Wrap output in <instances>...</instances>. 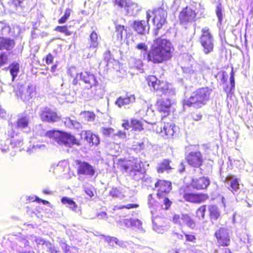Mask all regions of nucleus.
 I'll return each mask as SVG.
<instances>
[{
    "instance_id": "1",
    "label": "nucleus",
    "mask_w": 253,
    "mask_h": 253,
    "mask_svg": "<svg viewBox=\"0 0 253 253\" xmlns=\"http://www.w3.org/2000/svg\"><path fill=\"white\" fill-rule=\"evenodd\" d=\"M139 50L144 51L143 58L148 63L159 64L169 60L173 56L174 50L171 42L162 37L155 38L149 50L147 45L143 42L139 43L136 45Z\"/></svg>"
},
{
    "instance_id": "58",
    "label": "nucleus",
    "mask_w": 253,
    "mask_h": 253,
    "mask_svg": "<svg viewBox=\"0 0 253 253\" xmlns=\"http://www.w3.org/2000/svg\"><path fill=\"white\" fill-rule=\"evenodd\" d=\"M139 207L138 204H128L126 205V209H136Z\"/></svg>"
},
{
    "instance_id": "37",
    "label": "nucleus",
    "mask_w": 253,
    "mask_h": 253,
    "mask_svg": "<svg viewBox=\"0 0 253 253\" xmlns=\"http://www.w3.org/2000/svg\"><path fill=\"white\" fill-rule=\"evenodd\" d=\"M142 169H144V168L143 167L142 162L141 161L136 159L131 160L129 171Z\"/></svg>"
},
{
    "instance_id": "34",
    "label": "nucleus",
    "mask_w": 253,
    "mask_h": 253,
    "mask_svg": "<svg viewBox=\"0 0 253 253\" xmlns=\"http://www.w3.org/2000/svg\"><path fill=\"white\" fill-rule=\"evenodd\" d=\"M89 48L96 49L98 46V35L95 31H93L89 36Z\"/></svg>"
},
{
    "instance_id": "31",
    "label": "nucleus",
    "mask_w": 253,
    "mask_h": 253,
    "mask_svg": "<svg viewBox=\"0 0 253 253\" xmlns=\"http://www.w3.org/2000/svg\"><path fill=\"white\" fill-rule=\"evenodd\" d=\"M7 69L9 70L10 74L12 76V81H13L19 72L20 64L18 62H12L8 66Z\"/></svg>"
},
{
    "instance_id": "5",
    "label": "nucleus",
    "mask_w": 253,
    "mask_h": 253,
    "mask_svg": "<svg viewBox=\"0 0 253 253\" xmlns=\"http://www.w3.org/2000/svg\"><path fill=\"white\" fill-rule=\"evenodd\" d=\"M167 11L161 6L155 7L146 12V19L149 20L152 18V23L156 27L155 35H158V30L167 23Z\"/></svg>"
},
{
    "instance_id": "19",
    "label": "nucleus",
    "mask_w": 253,
    "mask_h": 253,
    "mask_svg": "<svg viewBox=\"0 0 253 253\" xmlns=\"http://www.w3.org/2000/svg\"><path fill=\"white\" fill-rule=\"evenodd\" d=\"M81 80L89 86V88L96 86L98 83L95 76L89 72L85 71L80 74Z\"/></svg>"
},
{
    "instance_id": "55",
    "label": "nucleus",
    "mask_w": 253,
    "mask_h": 253,
    "mask_svg": "<svg viewBox=\"0 0 253 253\" xmlns=\"http://www.w3.org/2000/svg\"><path fill=\"white\" fill-rule=\"evenodd\" d=\"M96 216L99 219H101L107 218V214L105 211L100 212L96 214Z\"/></svg>"
},
{
    "instance_id": "24",
    "label": "nucleus",
    "mask_w": 253,
    "mask_h": 253,
    "mask_svg": "<svg viewBox=\"0 0 253 253\" xmlns=\"http://www.w3.org/2000/svg\"><path fill=\"white\" fill-rule=\"evenodd\" d=\"M183 224L192 229H195L199 223L195 217L193 218L188 213H183Z\"/></svg>"
},
{
    "instance_id": "32",
    "label": "nucleus",
    "mask_w": 253,
    "mask_h": 253,
    "mask_svg": "<svg viewBox=\"0 0 253 253\" xmlns=\"http://www.w3.org/2000/svg\"><path fill=\"white\" fill-rule=\"evenodd\" d=\"M174 126L170 123L165 124L163 126V129L161 131L163 135L166 136L167 138L172 137L174 134Z\"/></svg>"
},
{
    "instance_id": "49",
    "label": "nucleus",
    "mask_w": 253,
    "mask_h": 253,
    "mask_svg": "<svg viewBox=\"0 0 253 253\" xmlns=\"http://www.w3.org/2000/svg\"><path fill=\"white\" fill-rule=\"evenodd\" d=\"M121 193L119 188L117 187H112L109 191V194L113 197H118Z\"/></svg>"
},
{
    "instance_id": "3",
    "label": "nucleus",
    "mask_w": 253,
    "mask_h": 253,
    "mask_svg": "<svg viewBox=\"0 0 253 253\" xmlns=\"http://www.w3.org/2000/svg\"><path fill=\"white\" fill-rule=\"evenodd\" d=\"M44 135L52 139L59 145H64L68 147H72L74 145L79 146L80 141L71 133L60 130H49L47 131Z\"/></svg>"
},
{
    "instance_id": "44",
    "label": "nucleus",
    "mask_w": 253,
    "mask_h": 253,
    "mask_svg": "<svg viewBox=\"0 0 253 253\" xmlns=\"http://www.w3.org/2000/svg\"><path fill=\"white\" fill-rule=\"evenodd\" d=\"M8 58L7 54L4 52H0V67L7 63Z\"/></svg>"
},
{
    "instance_id": "50",
    "label": "nucleus",
    "mask_w": 253,
    "mask_h": 253,
    "mask_svg": "<svg viewBox=\"0 0 253 253\" xmlns=\"http://www.w3.org/2000/svg\"><path fill=\"white\" fill-rule=\"evenodd\" d=\"M163 200L164 204L165 206V207L163 208V209H165L166 210H168L169 209L171 205L172 204V201L170 200V199L167 197V196H165Z\"/></svg>"
},
{
    "instance_id": "26",
    "label": "nucleus",
    "mask_w": 253,
    "mask_h": 253,
    "mask_svg": "<svg viewBox=\"0 0 253 253\" xmlns=\"http://www.w3.org/2000/svg\"><path fill=\"white\" fill-rule=\"evenodd\" d=\"M209 218L211 221H216L220 216V213L217 206L214 205H210L208 207Z\"/></svg>"
},
{
    "instance_id": "15",
    "label": "nucleus",
    "mask_w": 253,
    "mask_h": 253,
    "mask_svg": "<svg viewBox=\"0 0 253 253\" xmlns=\"http://www.w3.org/2000/svg\"><path fill=\"white\" fill-rule=\"evenodd\" d=\"M40 117L42 122L49 123H54L61 120L56 111L47 107L41 111Z\"/></svg>"
},
{
    "instance_id": "7",
    "label": "nucleus",
    "mask_w": 253,
    "mask_h": 253,
    "mask_svg": "<svg viewBox=\"0 0 253 253\" xmlns=\"http://www.w3.org/2000/svg\"><path fill=\"white\" fill-rule=\"evenodd\" d=\"M146 80L148 85L155 91L167 94L171 90L170 84L168 81L160 80L155 76L149 75L146 77Z\"/></svg>"
},
{
    "instance_id": "53",
    "label": "nucleus",
    "mask_w": 253,
    "mask_h": 253,
    "mask_svg": "<svg viewBox=\"0 0 253 253\" xmlns=\"http://www.w3.org/2000/svg\"><path fill=\"white\" fill-rule=\"evenodd\" d=\"M102 133L105 136H109L114 133V130L112 128L103 127L102 129Z\"/></svg>"
},
{
    "instance_id": "11",
    "label": "nucleus",
    "mask_w": 253,
    "mask_h": 253,
    "mask_svg": "<svg viewBox=\"0 0 253 253\" xmlns=\"http://www.w3.org/2000/svg\"><path fill=\"white\" fill-rule=\"evenodd\" d=\"M197 13L196 10L189 6H186L182 8L178 15L180 24H187L195 21Z\"/></svg>"
},
{
    "instance_id": "41",
    "label": "nucleus",
    "mask_w": 253,
    "mask_h": 253,
    "mask_svg": "<svg viewBox=\"0 0 253 253\" xmlns=\"http://www.w3.org/2000/svg\"><path fill=\"white\" fill-rule=\"evenodd\" d=\"M56 32L64 34L65 36H69L71 35L72 32L69 30L66 25L57 26L55 28Z\"/></svg>"
},
{
    "instance_id": "51",
    "label": "nucleus",
    "mask_w": 253,
    "mask_h": 253,
    "mask_svg": "<svg viewBox=\"0 0 253 253\" xmlns=\"http://www.w3.org/2000/svg\"><path fill=\"white\" fill-rule=\"evenodd\" d=\"M45 62L47 65H49L53 63L54 56L50 53H48L44 58Z\"/></svg>"
},
{
    "instance_id": "62",
    "label": "nucleus",
    "mask_w": 253,
    "mask_h": 253,
    "mask_svg": "<svg viewBox=\"0 0 253 253\" xmlns=\"http://www.w3.org/2000/svg\"><path fill=\"white\" fill-rule=\"evenodd\" d=\"M127 221L128 223H129L130 225H133L135 224L136 223H139L140 221L138 219H127Z\"/></svg>"
},
{
    "instance_id": "17",
    "label": "nucleus",
    "mask_w": 253,
    "mask_h": 253,
    "mask_svg": "<svg viewBox=\"0 0 253 253\" xmlns=\"http://www.w3.org/2000/svg\"><path fill=\"white\" fill-rule=\"evenodd\" d=\"M189 184L193 189L197 190H203L206 189L210 184V180L208 177L201 176L199 178L192 177Z\"/></svg>"
},
{
    "instance_id": "9",
    "label": "nucleus",
    "mask_w": 253,
    "mask_h": 253,
    "mask_svg": "<svg viewBox=\"0 0 253 253\" xmlns=\"http://www.w3.org/2000/svg\"><path fill=\"white\" fill-rule=\"evenodd\" d=\"M214 236L216 239L218 247H226L230 245V235L229 231L227 228L220 227L215 231Z\"/></svg>"
},
{
    "instance_id": "47",
    "label": "nucleus",
    "mask_w": 253,
    "mask_h": 253,
    "mask_svg": "<svg viewBox=\"0 0 253 253\" xmlns=\"http://www.w3.org/2000/svg\"><path fill=\"white\" fill-rule=\"evenodd\" d=\"M133 148L135 151H141L143 150L145 148V144L144 141H141L140 142H137L136 143H134L133 145Z\"/></svg>"
},
{
    "instance_id": "59",
    "label": "nucleus",
    "mask_w": 253,
    "mask_h": 253,
    "mask_svg": "<svg viewBox=\"0 0 253 253\" xmlns=\"http://www.w3.org/2000/svg\"><path fill=\"white\" fill-rule=\"evenodd\" d=\"M50 246L48 248V252L51 253H57L58 251L56 249L55 246L50 243H48Z\"/></svg>"
},
{
    "instance_id": "36",
    "label": "nucleus",
    "mask_w": 253,
    "mask_h": 253,
    "mask_svg": "<svg viewBox=\"0 0 253 253\" xmlns=\"http://www.w3.org/2000/svg\"><path fill=\"white\" fill-rule=\"evenodd\" d=\"M16 127L18 128H25L29 126V119L27 116H21L18 118L16 123Z\"/></svg>"
},
{
    "instance_id": "40",
    "label": "nucleus",
    "mask_w": 253,
    "mask_h": 253,
    "mask_svg": "<svg viewBox=\"0 0 253 253\" xmlns=\"http://www.w3.org/2000/svg\"><path fill=\"white\" fill-rule=\"evenodd\" d=\"M84 119L88 122L93 121L95 120V115L92 111H84L81 113Z\"/></svg>"
},
{
    "instance_id": "2",
    "label": "nucleus",
    "mask_w": 253,
    "mask_h": 253,
    "mask_svg": "<svg viewBox=\"0 0 253 253\" xmlns=\"http://www.w3.org/2000/svg\"><path fill=\"white\" fill-rule=\"evenodd\" d=\"M212 89L209 87H202L196 89L190 97L183 102L184 106L200 109L210 100Z\"/></svg>"
},
{
    "instance_id": "16",
    "label": "nucleus",
    "mask_w": 253,
    "mask_h": 253,
    "mask_svg": "<svg viewBox=\"0 0 253 253\" xmlns=\"http://www.w3.org/2000/svg\"><path fill=\"white\" fill-rule=\"evenodd\" d=\"M122 126L126 130L130 128L131 130L140 132L144 129L143 122L135 118H132L129 120H125L123 121Z\"/></svg>"
},
{
    "instance_id": "48",
    "label": "nucleus",
    "mask_w": 253,
    "mask_h": 253,
    "mask_svg": "<svg viewBox=\"0 0 253 253\" xmlns=\"http://www.w3.org/2000/svg\"><path fill=\"white\" fill-rule=\"evenodd\" d=\"M84 191L90 198H92L94 196V188L92 186L84 187Z\"/></svg>"
},
{
    "instance_id": "12",
    "label": "nucleus",
    "mask_w": 253,
    "mask_h": 253,
    "mask_svg": "<svg viewBox=\"0 0 253 253\" xmlns=\"http://www.w3.org/2000/svg\"><path fill=\"white\" fill-rule=\"evenodd\" d=\"M185 160L190 167L200 168L204 164V158L200 151H191L185 156Z\"/></svg>"
},
{
    "instance_id": "18",
    "label": "nucleus",
    "mask_w": 253,
    "mask_h": 253,
    "mask_svg": "<svg viewBox=\"0 0 253 253\" xmlns=\"http://www.w3.org/2000/svg\"><path fill=\"white\" fill-rule=\"evenodd\" d=\"M149 20L147 19L146 20H135L133 22L132 28L138 34L144 35L149 30Z\"/></svg>"
},
{
    "instance_id": "64",
    "label": "nucleus",
    "mask_w": 253,
    "mask_h": 253,
    "mask_svg": "<svg viewBox=\"0 0 253 253\" xmlns=\"http://www.w3.org/2000/svg\"><path fill=\"white\" fill-rule=\"evenodd\" d=\"M174 253H189V250H184L183 251H180L178 250H175Z\"/></svg>"
},
{
    "instance_id": "14",
    "label": "nucleus",
    "mask_w": 253,
    "mask_h": 253,
    "mask_svg": "<svg viewBox=\"0 0 253 253\" xmlns=\"http://www.w3.org/2000/svg\"><path fill=\"white\" fill-rule=\"evenodd\" d=\"M75 163L77 166V173L78 175H88L92 177L94 175L95 171L88 163L80 160H75Z\"/></svg>"
},
{
    "instance_id": "46",
    "label": "nucleus",
    "mask_w": 253,
    "mask_h": 253,
    "mask_svg": "<svg viewBox=\"0 0 253 253\" xmlns=\"http://www.w3.org/2000/svg\"><path fill=\"white\" fill-rule=\"evenodd\" d=\"M186 242L195 244L196 242V237L193 233H184Z\"/></svg>"
},
{
    "instance_id": "54",
    "label": "nucleus",
    "mask_w": 253,
    "mask_h": 253,
    "mask_svg": "<svg viewBox=\"0 0 253 253\" xmlns=\"http://www.w3.org/2000/svg\"><path fill=\"white\" fill-rule=\"evenodd\" d=\"M191 118L193 120L195 121H198L202 119V115L200 113H193L191 114Z\"/></svg>"
},
{
    "instance_id": "56",
    "label": "nucleus",
    "mask_w": 253,
    "mask_h": 253,
    "mask_svg": "<svg viewBox=\"0 0 253 253\" xmlns=\"http://www.w3.org/2000/svg\"><path fill=\"white\" fill-rule=\"evenodd\" d=\"M64 123L65 125L66 126H69V125L73 126L74 125V121L73 120H71L69 117L65 118Z\"/></svg>"
},
{
    "instance_id": "60",
    "label": "nucleus",
    "mask_w": 253,
    "mask_h": 253,
    "mask_svg": "<svg viewBox=\"0 0 253 253\" xmlns=\"http://www.w3.org/2000/svg\"><path fill=\"white\" fill-rule=\"evenodd\" d=\"M16 95L17 97L23 100L24 94L22 90H20V89L17 90L16 91Z\"/></svg>"
},
{
    "instance_id": "23",
    "label": "nucleus",
    "mask_w": 253,
    "mask_h": 253,
    "mask_svg": "<svg viewBox=\"0 0 253 253\" xmlns=\"http://www.w3.org/2000/svg\"><path fill=\"white\" fill-rule=\"evenodd\" d=\"M226 180L229 182L228 189L230 191L234 193L239 191L240 189V182L239 178H233L231 175H228L226 177Z\"/></svg>"
},
{
    "instance_id": "8",
    "label": "nucleus",
    "mask_w": 253,
    "mask_h": 253,
    "mask_svg": "<svg viewBox=\"0 0 253 253\" xmlns=\"http://www.w3.org/2000/svg\"><path fill=\"white\" fill-rule=\"evenodd\" d=\"M173 102L168 98H160L157 99L155 106L157 111L161 115L162 119L170 115L171 108Z\"/></svg>"
},
{
    "instance_id": "33",
    "label": "nucleus",
    "mask_w": 253,
    "mask_h": 253,
    "mask_svg": "<svg viewBox=\"0 0 253 253\" xmlns=\"http://www.w3.org/2000/svg\"><path fill=\"white\" fill-rule=\"evenodd\" d=\"M129 175L135 181L143 179L145 176L146 171L144 169L129 171Z\"/></svg>"
},
{
    "instance_id": "45",
    "label": "nucleus",
    "mask_w": 253,
    "mask_h": 253,
    "mask_svg": "<svg viewBox=\"0 0 253 253\" xmlns=\"http://www.w3.org/2000/svg\"><path fill=\"white\" fill-rule=\"evenodd\" d=\"M222 5L221 3H218L216 7V14L218 18V22L221 23L222 20Z\"/></svg>"
},
{
    "instance_id": "35",
    "label": "nucleus",
    "mask_w": 253,
    "mask_h": 253,
    "mask_svg": "<svg viewBox=\"0 0 253 253\" xmlns=\"http://www.w3.org/2000/svg\"><path fill=\"white\" fill-rule=\"evenodd\" d=\"M61 202L62 204L68 205L69 208L73 211H76L77 209V204L71 198L67 197H64L61 199Z\"/></svg>"
},
{
    "instance_id": "57",
    "label": "nucleus",
    "mask_w": 253,
    "mask_h": 253,
    "mask_svg": "<svg viewBox=\"0 0 253 253\" xmlns=\"http://www.w3.org/2000/svg\"><path fill=\"white\" fill-rule=\"evenodd\" d=\"M172 236L176 239L178 240H182L183 238V236L182 234L177 233V232H173L172 233Z\"/></svg>"
},
{
    "instance_id": "42",
    "label": "nucleus",
    "mask_w": 253,
    "mask_h": 253,
    "mask_svg": "<svg viewBox=\"0 0 253 253\" xmlns=\"http://www.w3.org/2000/svg\"><path fill=\"white\" fill-rule=\"evenodd\" d=\"M172 222L176 224L182 225L183 224V213L181 215L174 214L172 218Z\"/></svg>"
},
{
    "instance_id": "29",
    "label": "nucleus",
    "mask_w": 253,
    "mask_h": 253,
    "mask_svg": "<svg viewBox=\"0 0 253 253\" xmlns=\"http://www.w3.org/2000/svg\"><path fill=\"white\" fill-rule=\"evenodd\" d=\"M127 27L124 25L117 24L115 26V31L114 37L116 40L122 42L123 39L124 33H126Z\"/></svg>"
},
{
    "instance_id": "30",
    "label": "nucleus",
    "mask_w": 253,
    "mask_h": 253,
    "mask_svg": "<svg viewBox=\"0 0 253 253\" xmlns=\"http://www.w3.org/2000/svg\"><path fill=\"white\" fill-rule=\"evenodd\" d=\"M207 206L206 204L201 205L195 211V217L199 222L205 218Z\"/></svg>"
},
{
    "instance_id": "25",
    "label": "nucleus",
    "mask_w": 253,
    "mask_h": 253,
    "mask_svg": "<svg viewBox=\"0 0 253 253\" xmlns=\"http://www.w3.org/2000/svg\"><path fill=\"white\" fill-rule=\"evenodd\" d=\"M85 139L91 146H97L100 143L98 135L95 134L90 131H86L85 132Z\"/></svg>"
},
{
    "instance_id": "38",
    "label": "nucleus",
    "mask_w": 253,
    "mask_h": 253,
    "mask_svg": "<svg viewBox=\"0 0 253 253\" xmlns=\"http://www.w3.org/2000/svg\"><path fill=\"white\" fill-rule=\"evenodd\" d=\"M131 160H124L120 159L118 162V167L121 170L126 172L129 170Z\"/></svg>"
},
{
    "instance_id": "13",
    "label": "nucleus",
    "mask_w": 253,
    "mask_h": 253,
    "mask_svg": "<svg viewBox=\"0 0 253 253\" xmlns=\"http://www.w3.org/2000/svg\"><path fill=\"white\" fill-rule=\"evenodd\" d=\"M154 186L157 191V197L159 199L167 196L172 189L171 182L166 180L158 179Z\"/></svg>"
},
{
    "instance_id": "4",
    "label": "nucleus",
    "mask_w": 253,
    "mask_h": 253,
    "mask_svg": "<svg viewBox=\"0 0 253 253\" xmlns=\"http://www.w3.org/2000/svg\"><path fill=\"white\" fill-rule=\"evenodd\" d=\"M189 188V184H186L179 189L180 195L185 202L194 204H201L209 199V196L208 194L193 192L190 191Z\"/></svg>"
},
{
    "instance_id": "63",
    "label": "nucleus",
    "mask_w": 253,
    "mask_h": 253,
    "mask_svg": "<svg viewBox=\"0 0 253 253\" xmlns=\"http://www.w3.org/2000/svg\"><path fill=\"white\" fill-rule=\"evenodd\" d=\"M117 135L120 137H126V132L122 130H119Z\"/></svg>"
},
{
    "instance_id": "52",
    "label": "nucleus",
    "mask_w": 253,
    "mask_h": 253,
    "mask_svg": "<svg viewBox=\"0 0 253 253\" xmlns=\"http://www.w3.org/2000/svg\"><path fill=\"white\" fill-rule=\"evenodd\" d=\"M234 73L232 69L231 71V72L230 74V84H231V87H230V89L229 91V92L231 91L235 88V80H234Z\"/></svg>"
},
{
    "instance_id": "61",
    "label": "nucleus",
    "mask_w": 253,
    "mask_h": 253,
    "mask_svg": "<svg viewBox=\"0 0 253 253\" xmlns=\"http://www.w3.org/2000/svg\"><path fill=\"white\" fill-rule=\"evenodd\" d=\"M35 242L37 244H42L44 245L45 244L46 245H47L48 243L46 242L45 241L43 240L41 238H37L35 240Z\"/></svg>"
},
{
    "instance_id": "43",
    "label": "nucleus",
    "mask_w": 253,
    "mask_h": 253,
    "mask_svg": "<svg viewBox=\"0 0 253 253\" xmlns=\"http://www.w3.org/2000/svg\"><path fill=\"white\" fill-rule=\"evenodd\" d=\"M24 0H9L7 3L9 6L17 8L18 7H22Z\"/></svg>"
},
{
    "instance_id": "10",
    "label": "nucleus",
    "mask_w": 253,
    "mask_h": 253,
    "mask_svg": "<svg viewBox=\"0 0 253 253\" xmlns=\"http://www.w3.org/2000/svg\"><path fill=\"white\" fill-rule=\"evenodd\" d=\"M112 1L115 7L124 9L128 14H132L139 9L138 4L131 0H112Z\"/></svg>"
},
{
    "instance_id": "21",
    "label": "nucleus",
    "mask_w": 253,
    "mask_h": 253,
    "mask_svg": "<svg viewBox=\"0 0 253 253\" xmlns=\"http://www.w3.org/2000/svg\"><path fill=\"white\" fill-rule=\"evenodd\" d=\"M135 101V96L134 94L126 93L124 97H119L115 101V104L120 108L123 106L133 103Z\"/></svg>"
},
{
    "instance_id": "28",
    "label": "nucleus",
    "mask_w": 253,
    "mask_h": 253,
    "mask_svg": "<svg viewBox=\"0 0 253 253\" xmlns=\"http://www.w3.org/2000/svg\"><path fill=\"white\" fill-rule=\"evenodd\" d=\"M148 204L150 208L154 210L159 209L160 210L163 209V205L161 202L157 201L152 194H149L148 196Z\"/></svg>"
},
{
    "instance_id": "27",
    "label": "nucleus",
    "mask_w": 253,
    "mask_h": 253,
    "mask_svg": "<svg viewBox=\"0 0 253 253\" xmlns=\"http://www.w3.org/2000/svg\"><path fill=\"white\" fill-rule=\"evenodd\" d=\"M37 92L36 87L33 85H29L26 89L25 93H24L23 101L28 102L32 99L36 97Z\"/></svg>"
},
{
    "instance_id": "39",
    "label": "nucleus",
    "mask_w": 253,
    "mask_h": 253,
    "mask_svg": "<svg viewBox=\"0 0 253 253\" xmlns=\"http://www.w3.org/2000/svg\"><path fill=\"white\" fill-rule=\"evenodd\" d=\"M72 12V9L67 8L64 11V14L58 20V23L59 24L65 23L70 17Z\"/></svg>"
},
{
    "instance_id": "20",
    "label": "nucleus",
    "mask_w": 253,
    "mask_h": 253,
    "mask_svg": "<svg viewBox=\"0 0 253 253\" xmlns=\"http://www.w3.org/2000/svg\"><path fill=\"white\" fill-rule=\"evenodd\" d=\"M15 45V41L9 38L0 37V50H11Z\"/></svg>"
},
{
    "instance_id": "6",
    "label": "nucleus",
    "mask_w": 253,
    "mask_h": 253,
    "mask_svg": "<svg viewBox=\"0 0 253 253\" xmlns=\"http://www.w3.org/2000/svg\"><path fill=\"white\" fill-rule=\"evenodd\" d=\"M199 43L205 54H209L214 51V41L213 35L208 27L202 28L199 38Z\"/></svg>"
},
{
    "instance_id": "22",
    "label": "nucleus",
    "mask_w": 253,
    "mask_h": 253,
    "mask_svg": "<svg viewBox=\"0 0 253 253\" xmlns=\"http://www.w3.org/2000/svg\"><path fill=\"white\" fill-rule=\"evenodd\" d=\"M172 161L169 159H164L160 163L158 164L157 168V171L159 173H163L164 172L167 173L171 171L173 168L171 164Z\"/></svg>"
}]
</instances>
